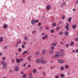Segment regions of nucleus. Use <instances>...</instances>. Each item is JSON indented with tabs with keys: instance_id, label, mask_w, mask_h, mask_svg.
Here are the masks:
<instances>
[{
	"instance_id": "1",
	"label": "nucleus",
	"mask_w": 78,
	"mask_h": 78,
	"mask_svg": "<svg viewBox=\"0 0 78 78\" xmlns=\"http://www.w3.org/2000/svg\"><path fill=\"white\" fill-rule=\"evenodd\" d=\"M56 55L55 56V58H58L59 56V52H57L55 54Z\"/></svg>"
},
{
	"instance_id": "2",
	"label": "nucleus",
	"mask_w": 78,
	"mask_h": 78,
	"mask_svg": "<svg viewBox=\"0 0 78 78\" xmlns=\"http://www.w3.org/2000/svg\"><path fill=\"white\" fill-rule=\"evenodd\" d=\"M60 52L61 53V56H62L64 55V51L62 49H61L60 50Z\"/></svg>"
},
{
	"instance_id": "3",
	"label": "nucleus",
	"mask_w": 78,
	"mask_h": 78,
	"mask_svg": "<svg viewBox=\"0 0 78 78\" xmlns=\"http://www.w3.org/2000/svg\"><path fill=\"white\" fill-rule=\"evenodd\" d=\"M69 23H67L66 26H65V28H66L67 31H68V30H69Z\"/></svg>"
},
{
	"instance_id": "4",
	"label": "nucleus",
	"mask_w": 78,
	"mask_h": 78,
	"mask_svg": "<svg viewBox=\"0 0 78 78\" xmlns=\"http://www.w3.org/2000/svg\"><path fill=\"white\" fill-rule=\"evenodd\" d=\"M58 61L60 64H63L64 63V61L63 60L58 59Z\"/></svg>"
},
{
	"instance_id": "5",
	"label": "nucleus",
	"mask_w": 78,
	"mask_h": 78,
	"mask_svg": "<svg viewBox=\"0 0 78 78\" xmlns=\"http://www.w3.org/2000/svg\"><path fill=\"white\" fill-rule=\"evenodd\" d=\"M48 52L50 54H53V50L52 49H51L48 51Z\"/></svg>"
},
{
	"instance_id": "6",
	"label": "nucleus",
	"mask_w": 78,
	"mask_h": 78,
	"mask_svg": "<svg viewBox=\"0 0 78 78\" xmlns=\"http://www.w3.org/2000/svg\"><path fill=\"white\" fill-rule=\"evenodd\" d=\"M76 25H73L72 26V28L74 30H75V29H76Z\"/></svg>"
},
{
	"instance_id": "7",
	"label": "nucleus",
	"mask_w": 78,
	"mask_h": 78,
	"mask_svg": "<svg viewBox=\"0 0 78 78\" xmlns=\"http://www.w3.org/2000/svg\"><path fill=\"white\" fill-rule=\"evenodd\" d=\"M46 9L48 10H50V5H47L46 7Z\"/></svg>"
},
{
	"instance_id": "8",
	"label": "nucleus",
	"mask_w": 78,
	"mask_h": 78,
	"mask_svg": "<svg viewBox=\"0 0 78 78\" xmlns=\"http://www.w3.org/2000/svg\"><path fill=\"white\" fill-rule=\"evenodd\" d=\"M19 70V69L18 68V66H16L15 67V71H16V72H17V71H18Z\"/></svg>"
},
{
	"instance_id": "9",
	"label": "nucleus",
	"mask_w": 78,
	"mask_h": 78,
	"mask_svg": "<svg viewBox=\"0 0 78 78\" xmlns=\"http://www.w3.org/2000/svg\"><path fill=\"white\" fill-rule=\"evenodd\" d=\"M41 62L42 64H47V62L44 60L42 61Z\"/></svg>"
},
{
	"instance_id": "10",
	"label": "nucleus",
	"mask_w": 78,
	"mask_h": 78,
	"mask_svg": "<svg viewBox=\"0 0 78 78\" xmlns=\"http://www.w3.org/2000/svg\"><path fill=\"white\" fill-rule=\"evenodd\" d=\"M46 51H45V50L43 49L42 51V54L43 55H45V53Z\"/></svg>"
},
{
	"instance_id": "11",
	"label": "nucleus",
	"mask_w": 78,
	"mask_h": 78,
	"mask_svg": "<svg viewBox=\"0 0 78 78\" xmlns=\"http://www.w3.org/2000/svg\"><path fill=\"white\" fill-rule=\"evenodd\" d=\"M31 23L33 25H34L35 24V20H32L31 21Z\"/></svg>"
},
{
	"instance_id": "12",
	"label": "nucleus",
	"mask_w": 78,
	"mask_h": 78,
	"mask_svg": "<svg viewBox=\"0 0 78 78\" xmlns=\"http://www.w3.org/2000/svg\"><path fill=\"white\" fill-rule=\"evenodd\" d=\"M3 27L4 28H8V25L6 24H4Z\"/></svg>"
},
{
	"instance_id": "13",
	"label": "nucleus",
	"mask_w": 78,
	"mask_h": 78,
	"mask_svg": "<svg viewBox=\"0 0 78 78\" xmlns=\"http://www.w3.org/2000/svg\"><path fill=\"white\" fill-rule=\"evenodd\" d=\"M40 54V52H39L38 51H36L35 52V54L36 55H39Z\"/></svg>"
},
{
	"instance_id": "14",
	"label": "nucleus",
	"mask_w": 78,
	"mask_h": 78,
	"mask_svg": "<svg viewBox=\"0 0 78 78\" xmlns=\"http://www.w3.org/2000/svg\"><path fill=\"white\" fill-rule=\"evenodd\" d=\"M1 64H2L3 65L6 64V63L4 61H2L1 62Z\"/></svg>"
},
{
	"instance_id": "15",
	"label": "nucleus",
	"mask_w": 78,
	"mask_h": 78,
	"mask_svg": "<svg viewBox=\"0 0 78 78\" xmlns=\"http://www.w3.org/2000/svg\"><path fill=\"white\" fill-rule=\"evenodd\" d=\"M28 53V51H26L23 52L22 53L23 55H25V54H26V53Z\"/></svg>"
},
{
	"instance_id": "16",
	"label": "nucleus",
	"mask_w": 78,
	"mask_h": 78,
	"mask_svg": "<svg viewBox=\"0 0 78 78\" xmlns=\"http://www.w3.org/2000/svg\"><path fill=\"white\" fill-rule=\"evenodd\" d=\"M69 45H70V44H68L65 45V47L66 48H69Z\"/></svg>"
},
{
	"instance_id": "17",
	"label": "nucleus",
	"mask_w": 78,
	"mask_h": 78,
	"mask_svg": "<svg viewBox=\"0 0 78 78\" xmlns=\"http://www.w3.org/2000/svg\"><path fill=\"white\" fill-rule=\"evenodd\" d=\"M64 74L62 73L60 75V77H61V78H63V77H64Z\"/></svg>"
},
{
	"instance_id": "18",
	"label": "nucleus",
	"mask_w": 78,
	"mask_h": 78,
	"mask_svg": "<svg viewBox=\"0 0 78 78\" xmlns=\"http://www.w3.org/2000/svg\"><path fill=\"white\" fill-rule=\"evenodd\" d=\"M16 62L17 63H20V60L19 59H17L16 60Z\"/></svg>"
},
{
	"instance_id": "19",
	"label": "nucleus",
	"mask_w": 78,
	"mask_h": 78,
	"mask_svg": "<svg viewBox=\"0 0 78 78\" xmlns=\"http://www.w3.org/2000/svg\"><path fill=\"white\" fill-rule=\"evenodd\" d=\"M55 32L54 29H52L50 30V33H53Z\"/></svg>"
},
{
	"instance_id": "20",
	"label": "nucleus",
	"mask_w": 78,
	"mask_h": 78,
	"mask_svg": "<svg viewBox=\"0 0 78 78\" xmlns=\"http://www.w3.org/2000/svg\"><path fill=\"white\" fill-rule=\"evenodd\" d=\"M3 67L4 69H6V64L3 65Z\"/></svg>"
},
{
	"instance_id": "21",
	"label": "nucleus",
	"mask_w": 78,
	"mask_h": 78,
	"mask_svg": "<svg viewBox=\"0 0 78 78\" xmlns=\"http://www.w3.org/2000/svg\"><path fill=\"white\" fill-rule=\"evenodd\" d=\"M71 20H72V19L71 18H69L68 19V22H71Z\"/></svg>"
},
{
	"instance_id": "22",
	"label": "nucleus",
	"mask_w": 78,
	"mask_h": 78,
	"mask_svg": "<svg viewBox=\"0 0 78 78\" xmlns=\"http://www.w3.org/2000/svg\"><path fill=\"white\" fill-rule=\"evenodd\" d=\"M73 44H74V42L73 41L71 42L70 44V46H72Z\"/></svg>"
},
{
	"instance_id": "23",
	"label": "nucleus",
	"mask_w": 78,
	"mask_h": 78,
	"mask_svg": "<svg viewBox=\"0 0 78 78\" xmlns=\"http://www.w3.org/2000/svg\"><path fill=\"white\" fill-rule=\"evenodd\" d=\"M52 45L53 47H55V46H56V44L55 43H52Z\"/></svg>"
},
{
	"instance_id": "24",
	"label": "nucleus",
	"mask_w": 78,
	"mask_h": 78,
	"mask_svg": "<svg viewBox=\"0 0 78 78\" xmlns=\"http://www.w3.org/2000/svg\"><path fill=\"white\" fill-rule=\"evenodd\" d=\"M60 69L61 70H64V68L63 66H62L60 68Z\"/></svg>"
},
{
	"instance_id": "25",
	"label": "nucleus",
	"mask_w": 78,
	"mask_h": 78,
	"mask_svg": "<svg viewBox=\"0 0 78 78\" xmlns=\"http://www.w3.org/2000/svg\"><path fill=\"white\" fill-rule=\"evenodd\" d=\"M52 25L53 27H55V26L56 25V23H53Z\"/></svg>"
},
{
	"instance_id": "26",
	"label": "nucleus",
	"mask_w": 78,
	"mask_h": 78,
	"mask_svg": "<svg viewBox=\"0 0 78 78\" xmlns=\"http://www.w3.org/2000/svg\"><path fill=\"white\" fill-rule=\"evenodd\" d=\"M31 58V57L30 56H29L27 58V60H28L29 61L30 60Z\"/></svg>"
},
{
	"instance_id": "27",
	"label": "nucleus",
	"mask_w": 78,
	"mask_h": 78,
	"mask_svg": "<svg viewBox=\"0 0 78 78\" xmlns=\"http://www.w3.org/2000/svg\"><path fill=\"white\" fill-rule=\"evenodd\" d=\"M3 38L2 37H1L0 38V41H1V42H2L3 41Z\"/></svg>"
},
{
	"instance_id": "28",
	"label": "nucleus",
	"mask_w": 78,
	"mask_h": 78,
	"mask_svg": "<svg viewBox=\"0 0 78 78\" xmlns=\"http://www.w3.org/2000/svg\"><path fill=\"white\" fill-rule=\"evenodd\" d=\"M65 34L66 36H68V35H69V33H68V32H65Z\"/></svg>"
},
{
	"instance_id": "29",
	"label": "nucleus",
	"mask_w": 78,
	"mask_h": 78,
	"mask_svg": "<svg viewBox=\"0 0 78 78\" xmlns=\"http://www.w3.org/2000/svg\"><path fill=\"white\" fill-rule=\"evenodd\" d=\"M65 69H67L69 68V66L68 65H66L65 66Z\"/></svg>"
},
{
	"instance_id": "30",
	"label": "nucleus",
	"mask_w": 78,
	"mask_h": 78,
	"mask_svg": "<svg viewBox=\"0 0 78 78\" xmlns=\"http://www.w3.org/2000/svg\"><path fill=\"white\" fill-rule=\"evenodd\" d=\"M28 37H25L24 38V39L25 41H27V40H28Z\"/></svg>"
},
{
	"instance_id": "31",
	"label": "nucleus",
	"mask_w": 78,
	"mask_h": 78,
	"mask_svg": "<svg viewBox=\"0 0 78 78\" xmlns=\"http://www.w3.org/2000/svg\"><path fill=\"white\" fill-rule=\"evenodd\" d=\"M36 62L37 63H39V62H40V59H38L37 60Z\"/></svg>"
},
{
	"instance_id": "32",
	"label": "nucleus",
	"mask_w": 78,
	"mask_h": 78,
	"mask_svg": "<svg viewBox=\"0 0 78 78\" xmlns=\"http://www.w3.org/2000/svg\"><path fill=\"white\" fill-rule=\"evenodd\" d=\"M44 58H42L41 59H40V61L41 62H42V61H44Z\"/></svg>"
},
{
	"instance_id": "33",
	"label": "nucleus",
	"mask_w": 78,
	"mask_h": 78,
	"mask_svg": "<svg viewBox=\"0 0 78 78\" xmlns=\"http://www.w3.org/2000/svg\"><path fill=\"white\" fill-rule=\"evenodd\" d=\"M2 59L3 61H5V60H6V58L5 57H3L2 58Z\"/></svg>"
},
{
	"instance_id": "34",
	"label": "nucleus",
	"mask_w": 78,
	"mask_h": 78,
	"mask_svg": "<svg viewBox=\"0 0 78 78\" xmlns=\"http://www.w3.org/2000/svg\"><path fill=\"white\" fill-rule=\"evenodd\" d=\"M20 61H21V62H23V60H24V59L23 58H20Z\"/></svg>"
},
{
	"instance_id": "35",
	"label": "nucleus",
	"mask_w": 78,
	"mask_h": 78,
	"mask_svg": "<svg viewBox=\"0 0 78 78\" xmlns=\"http://www.w3.org/2000/svg\"><path fill=\"white\" fill-rule=\"evenodd\" d=\"M27 77V75L26 74H24L23 75V77L24 78H25Z\"/></svg>"
},
{
	"instance_id": "36",
	"label": "nucleus",
	"mask_w": 78,
	"mask_h": 78,
	"mask_svg": "<svg viewBox=\"0 0 78 78\" xmlns=\"http://www.w3.org/2000/svg\"><path fill=\"white\" fill-rule=\"evenodd\" d=\"M33 72L34 73H36V69H34L33 70Z\"/></svg>"
},
{
	"instance_id": "37",
	"label": "nucleus",
	"mask_w": 78,
	"mask_h": 78,
	"mask_svg": "<svg viewBox=\"0 0 78 78\" xmlns=\"http://www.w3.org/2000/svg\"><path fill=\"white\" fill-rule=\"evenodd\" d=\"M62 34H63V32H60L59 33V34L60 35H62Z\"/></svg>"
},
{
	"instance_id": "38",
	"label": "nucleus",
	"mask_w": 78,
	"mask_h": 78,
	"mask_svg": "<svg viewBox=\"0 0 78 78\" xmlns=\"http://www.w3.org/2000/svg\"><path fill=\"white\" fill-rule=\"evenodd\" d=\"M51 50H54L55 49V48L54 47V46H52L51 47Z\"/></svg>"
},
{
	"instance_id": "39",
	"label": "nucleus",
	"mask_w": 78,
	"mask_h": 78,
	"mask_svg": "<svg viewBox=\"0 0 78 78\" xmlns=\"http://www.w3.org/2000/svg\"><path fill=\"white\" fill-rule=\"evenodd\" d=\"M44 37L45 38H47V37H48V35H46L44 36Z\"/></svg>"
},
{
	"instance_id": "40",
	"label": "nucleus",
	"mask_w": 78,
	"mask_h": 78,
	"mask_svg": "<svg viewBox=\"0 0 78 78\" xmlns=\"http://www.w3.org/2000/svg\"><path fill=\"white\" fill-rule=\"evenodd\" d=\"M22 48H25V45H24L23 44L22 45Z\"/></svg>"
},
{
	"instance_id": "41",
	"label": "nucleus",
	"mask_w": 78,
	"mask_h": 78,
	"mask_svg": "<svg viewBox=\"0 0 78 78\" xmlns=\"http://www.w3.org/2000/svg\"><path fill=\"white\" fill-rule=\"evenodd\" d=\"M20 43H21V41H18L17 42V44H20Z\"/></svg>"
},
{
	"instance_id": "42",
	"label": "nucleus",
	"mask_w": 78,
	"mask_h": 78,
	"mask_svg": "<svg viewBox=\"0 0 78 78\" xmlns=\"http://www.w3.org/2000/svg\"><path fill=\"white\" fill-rule=\"evenodd\" d=\"M15 45L16 47H18L19 46V44H18V43H17Z\"/></svg>"
},
{
	"instance_id": "43",
	"label": "nucleus",
	"mask_w": 78,
	"mask_h": 78,
	"mask_svg": "<svg viewBox=\"0 0 78 78\" xmlns=\"http://www.w3.org/2000/svg\"><path fill=\"white\" fill-rule=\"evenodd\" d=\"M43 75H45V73H46V72L44 71L43 72Z\"/></svg>"
},
{
	"instance_id": "44",
	"label": "nucleus",
	"mask_w": 78,
	"mask_h": 78,
	"mask_svg": "<svg viewBox=\"0 0 78 78\" xmlns=\"http://www.w3.org/2000/svg\"><path fill=\"white\" fill-rule=\"evenodd\" d=\"M66 2H64L63 3V5H64V6H66Z\"/></svg>"
},
{
	"instance_id": "45",
	"label": "nucleus",
	"mask_w": 78,
	"mask_h": 78,
	"mask_svg": "<svg viewBox=\"0 0 78 78\" xmlns=\"http://www.w3.org/2000/svg\"><path fill=\"white\" fill-rule=\"evenodd\" d=\"M59 27H56L57 30H59Z\"/></svg>"
},
{
	"instance_id": "46",
	"label": "nucleus",
	"mask_w": 78,
	"mask_h": 78,
	"mask_svg": "<svg viewBox=\"0 0 78 78\" xmlns=\"http://www.w3.org/2000/svg\"><path fill=\"white\" fill-rule=\"evenodd\" d=\"M7 48H8V47H7V46H6L4 47V49H5V50H6V49Z\"/></svg>"
},
{
	"instance_id": "47",
	"label": "nucleus",
	"mask_w": 78,
	"mask_h": 78,
	"mask_svg": "<svg viewBox=\"0 0 78 78\" xmlns=\"http://www.w3.org/2000/svg\"><path fill=\"white\" fill-rule=\"evenodd\" d=\"M26 66V64H23V67H25Z\"/></svg>"
},
{
	"instance_id": "48",
	"label": "nucleus",
	"mask_w": 78,
	"mask_h": 78,
	"mask_svg": "<svg viewBox=\"0 0 78 78\" xmlns=\"http://www.w3.org/2000/svg\"><path fill=\"white\" fill-rule=\"evenodd\" d=\"M41 23H39L38 24V26H41Z\"/></svg>"
},
{
	"instance_id": "49",
	"label": "nucleus",
	"mask_w": 78,
	"mask_h": 78,
	"mask_svg": "<svg viewBox=\"0 0 78 78\" xmlns=\"http://www.w3.org/2000/svg\"><path fill=\"white\" fill-rule=\"evenodd\" d=\"M45 37H42V39H45Z\"/></svg>"
},
{
	"instance_id": "50",
	"label": "nucleus",
	"mask_w": 78,
	"mask_h": 78,
	"mask_svg": "<svg viewBox=\"0 0 78 78\" xmlns=\"http://www.w3.org/2000/svg\"><path fill=\"white\" fill-rule=\"evenodd\" d=\"M78 38L77 37H76V38H75V40L76 41H77L78 40Z\"/></svg>"
},
{
	"instance_id": "51",
	"label": "nucleus",
	"mask_w": 78,
	"mask_h": 78,
	"mask_svg": "<svg viewBox=\"0 0 78 78\" xmlns=\"http://www.w3.org/2000/svg\"><path fill=\"white\" fill-rule=\"evenodd\" d=\"M60 44L61 45H63L64 44V43L62 42H61Z\"/></svg>"
},
{
	"instance_id": "52",
	"label": "nucleus",
	"mask_w": 78,
	"mask_h": 78,
	"mask_svg": "<svg viewBox=\"0 0 78 78\" xmlns=\"http://www.w3.org/2000/svg\"><path fill=\"white\" fill-rule=\"evenodd\" d=\"M39 22V20H36L35 21V22L36 23H37V22Z\"/></svg>"
},
{
	"instance_id": "53",
	"label": "nucleus",
	"mask_w": 78,
	"mask_h": 78,
	"mask_svg": "<svg viewBox=\"0 0 78 78\" xmlns=\"http://www.w3.org/2000/svg\"><path fill=\"white\" fill-rule=\"evenodd\" d=\"M23 71H22L21 73V75H23Z\"/></svg>"
},
{
	"instance_id": "54",
	"label": "nucleus",
	"mask_w": 78,
	"mask_h": 78,
	"mask_svg": "<svg viewBox=\"0 0 78 78\" xmlns=\"http://www.w3.org/2000/svg\"><path fill=\"white\" fill-rule=\"evenodd\" d=\"M42 28H43L42 27H40V28L39 29L40 31H41V30L42 29Z\"/></svg>"
},
{
	"instance_id": "55",
	"label": "nucleus",
	"mask_w": 78,
	"mask_h": 78,
	"mask_svg": "<svg viewBox=\"0 0 78 78\" xmlns=\"http://www.w3.org/2000/svg\"><path fill=\"white\" fill-rule=\"evenodd\" d=\"M21 51V48H20L18 49V51Z\"/></svg>"
},
{
	"instance_id": "56",
	"label": "nucleus",
	"mask_w": 78,
	"mask_h": 78,
	"mask_svg": "<svg viewBox=\"0 0 78 78\" xmlns=\"http://www.w3.org/2000/svg\"><path fill=\"white\" fill-rule=\"evenodd\" d=\"M42 36H44V33H42L41 34Z\"/></svg>"
},
{
	"instance_id": "57",
	"label": "nucleus",
	"mask_w": 78,
	"mask_h": 78,
	"mask_svg": "<svg viewBox=\"0 0 78 78\" xmlns=\"http://www.w3.org/2000/svg\"><path fill=\"white\" fill-rule=\"evenodd\" d=\"M75 10H76V9H75V8H73V11H75Z\"/></svg>"
},
{
	"instance_id": "58",
	"label": "nucleus",
	"mask_w": 78,
	"mask_h": 78,
	"mask_svg": "<svg viewBox=\"0 0 78 78\" xmlns=\"http://www.w3.org/2000/svg\"><path fill=\"white\" fill-rule=\"evenodd\" d=\"M55 78H59V76H56L55 77Z\"/></svg>"
},
{
	"instance_id": "59",
	"label": "nucleus",
	"mask_w": 78,
	"mask_h": 78,
	"mask_svg": "<svg viewBox=\"0 0 78 78\" xmlns=\"http://www.w3.org/2000/svg\"><path fill=\"white\" fill-rule=\"evenodd\" d=\"M23 45H26L27 44V43H26V42H23Z\"/></svg>"
},
{
	"instance_id": "60",
	"label": "nucleus",
	"mask_w": 78,
	"mask_h": 78,
	"mask_svg": "<svg viewBox=\"0 0 78 78\" xmlns=\"http://www.w3.org/2000/svg\"><path fill=\"white\" fill-rule=\"evenodd\" d=\"M65 19V17L64 16H63L62 18V19Z\"/></svg>"
},
{
	"instance_id": "61",
	"label": "nucleus",
	"mask_w": 78,
	"mask_h": 78,
	"mask_svg": "<svg viewBox=\"0 0 78 78\" xmlns=\"http://www.w3.org/2000/svg\"><path fill=\"white\" fill-rule=\"evenodd\" d=\"M76 53H78V49H77L76 50Z\"/></svg>"
},
{
	"instance_id": "62",
	"label": "nucleus",
	"mask_w": 78,
	"mask_h": 78,
	"mask_svg": "<svg viewBox=\"0 0 78 78\" xmlns=\"http://www.w3.org/2000/svg\"><path fill=\"white\" fill-rule=\"evenodd\" d=\"M35 32H36V31H33V32H32V33L33 34H34V33H35Z\"/></svg>"
},
{
	"instance_id": "63",
	"label": "nucleus",
	"mask_w": 78,
	"mask_h": 78,
	"mask_svg": "<svg viewBox=\"0 0 78 78\" xmlns=\"http://www.w3.org/2000/svg\"><path fill=\"white\" fill-rule=\"evenodd\" d=\"M31 67V66H30V65H29L28 66V67Z\"/></svg>"
},
{
	"instance_id": "64",
	"label": "nucleus",
	"mask_w": 78,
	"mask_h": 78,
	"mask_svg": "<svg viewBox=\"0 0 78 78\" xmlns=\"http://www.w3.org/2000/svg\"><path fill=\"white\" fill-rule=\"evenodd\" d=\"M76 3H78V0L76 2Z\"/></svg>"
}]
</instances>
